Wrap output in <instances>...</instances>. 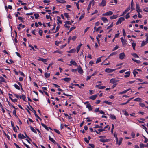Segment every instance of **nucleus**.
<instances>
[{"label":"nucleus","mask_w":148,"mask_h":148,"mask_svg":"<svg viewBox=\"0 0 148 148\" xmlns=\"http://www.w3.org/2000/svg\"><path fill=\"white\" fill-rule=\"evenodd\" d=\"M49 139L54 144L56 143V142L55 140L53 138H51L50 136H49Z\"/></svg>","instance_id":"2eb2a0df"},{"label":"nucleus","mask_w":148,"mask_h":148,"mask_svg":"<svg viewBox=\"0 0 148 148\" xmlns=\"http://www.w3.org/2000/svg\"><path fill=\"white\" fill-rule=\"evenodd\" d=\"M13 114L14 115L16 116H17V115L16 114V111L15 110H14L13 112Z\"/></svg>","instance_id":"3c124183"},{"label":"nucleus","mask_w":148,"mask_h":148,"mask_svg":"<svg viewBox=\"0 0 148 148\" xmlns=\"http://www.w3.org/2000/svg\"><path fill=\"white\" fill-rule=\"evenodd\" d=\"M99 141L101 142H102L103 143L107 141V139H101L99 140Z\"/></svg>","instance_id":"de8ad7c7"},{"label":"nucleus","mask_w":148,"mask_h":148,"mask_svg":"<svg viewBox=\"0 0 148 148\" xmlns=\"http://www.w3.org/2000/svg\"><path fill=\"white\" fill-rule=\"evenodd\" d=\"M64 15L67 18H69V16L68 15V14L67 13H65L64 14Z\"/></svg>","instance_id":"09e8293b"},{"label":"nucleus","mask_w":148,"mask_h":148,"mask_svg":"<svg viewBox=\"0 0 148 148\" xmlns=\"http://www.w3.org/2000/svg\"><path fill=\"white\" fill-rule=\"evenodd\" d=\"M77 38V36H74L72 38V40L73 41H74Z\"/></svg>","instance_id":"4d7b16f0"},{"label":"nucleus","mask_w":148,"mask_h":148,"mask_svg":"<svg viewBox=\"0 0 148 148\" xmlns=\"http://www.w3.org/2000/svg\"><path fill=\"white\" fill-rule=\"evenodd\" d=\"M34 16H35V18L36 19H37L39 16L38 14H34Z\"/></svg>","instance_id":"8fccbe9b"},{"label":"nucleus","mask_w":148,"mask_h":148,"mask_svg":"<svg viewBox=\"0 0 148 148\" xmlns=\"http://www.w3.org/2000/svg\"><path fill=\"white\" fill-rule=\"evenodd\" d=\"M41 125L44 127L47 130L49 131L48 128L45 124L43 123L41 124Z\"/></svg>","instance_id":"393cba45"},{"label":"nucleus","mask_w":148,"mask_h":148,"mask_svg":"<svg viewBox=\"0 0 148 148\" xmlns=\"http://www.w3.org/2000/svg\"><path fill=\"white\" fill-rule=\"evenodd\" d=\"M53 63H50V64H49L48 67H47V70H49V67L51 66H52L53 64Z\"/></svg>","instance_id":"6e6d98bb"},{"label":"nucleus","mask_w":148,"mask_h":148,"mask_svg":"<svg viewBox=\"0 0 148 148\" xmlns=\"http://www.w3.org/2000/svg\"><path fill=\"white\" fill-rule=\"evenodd\" d=\"M103 102L109 105H111L112 103V102H108L107 101H104Z\"/></svg>","instance_id":"2f4dec72"},{"label":"nucleus","mask_w":148,"mask_h":148,"mask_svg":"<svg viewBox=\"0 0 148 148\" xmlns=\"http://www.w3.org/2000/svg\"><path fill=\"white\" fill-rule=\"evenodd\" d=\"M132 56L135 57H136L138 58L139 57L138 55L135 53H134L132 54Z\"/></svg>","instance_id":"864d4df0"},{"label":"nucleus","mask_w":148,"mask_h":148,"mask_svg":"<svg viewBox=\"0 0 148 148\" xmlns=\"http://www.w3.org/2000/svg\"><path fill=\"white\" fill-rule=\"evenodd\" d=\"M57 17L58 18L57 21H58V22H57L58 24H59V23L62 24V22L60 20V18L59 16H58Z\"/></svg>","instance_id":"6ab92c4d"},{"label":"nucleus","mask_w":148,"mask_h":148,"mask_svg":"<svg viewBox=\"0 0 148 148\" xmlns=\"http://www.w3.org/2000/svg\"><path fill=\"white\" fill-rule=\"evenodd\" d=\"M118 47H119L118 46H117V45L116 46V47L113 48V49L112 50V51H114L115 50H116L118 48Z\"/></svg>","instance_id":"e2e57ef3"},{"label":"nucleus","mask_w":148,"mask_h":148,"mask_svg":"<svg viewBox=\"0 0 148 148\" xmlns=\"http://www.w3.org/2000/svg\"><path fill=\"white\" fill-rule=\"evenodd\" d=\"M110 117L112 119H116V117L114 115L110 114Z\"/></svg>","instance_id":"cd10ccee"},{"label":"nucleus","mask_w":148,"mask_h":148,"mask_svg":"<svg viewBox=\"0 0 148 148\" xmlns=\"http://www.w3.org/2000/svg\"><path fill=\"white\" fill-rule=\"evenodd\" d=\"M22 98L25 101H26L25 99H26V97L24 95H22Z\"/></svg>","instance_id":"49530a36"},{"label":"nucleus","mask_w":148,"mask_h":148,"mask_svg":"<svg viewBox=\"0 0 148 148\" xmlns=\"http://www.w3.org/2000/svg\"><path fill=\"white\" fill-rule=\"evenodd\" d=\"M136 10L138 13L140 12V9L139 8V5L138 3H136Z\"/></svg>","instance_id":"0eeeda50"},{"label":"nucleus","mask_w":148,"mask_h":148,"mask_svg":"<svg viewBox=\"0 0 148 148\" xmlns=\"http://www.w3.org/2000/svg\"><path fill=\"white\" fill-rule=\"evenodd\" d=\"M97 95H92L90 97V98L92 99V100H94L95 99L96 97H97Z\"/></svg>","instance_id":"ddd939ff"},{"label":"nucleus","mask_w":148,"mask_h":148,"mask_svg":"<svg viewBox=\"0 0 148 148\" xmlns=\"http://www.w3.org/2000/svg\"><path fill=\"white\" fill-rule=\"evenodd\" d=\"M125 20L124 18L123 17H120L119 19L117 22H116V25H118L119 24H120L121 22Z\"/></svg>","instance_id":"f257e3e1"},{"label":"nucleus","mask_w":148,"mask_h":148,"mask_svg":"<svg viewBox=\"0 0 148 148\" xmlns=\"http://www.w3.org/2000/svg\"><path fill=\"white\" fill-rule=\"evenodd\" d=\"M14 86L15 87L16 89H17L18 90H20V87L17 85L16 84H15L14 85Z\"/></svg>","instance_id":"a18cd8bd"},{"label":"nucleus","mask_w":148,"mask_h":148,"mask_svg":"<svg viewBox=\"0 0 148 148\" xmlns=\"http://www.w3.org/2000/svg\"><path fill=\"white\" fill-rule=\"evenodd\" d=\"M132 59L133 61L137 63H140V61L139 60H137L133 58Z\"/></svg>","instance_id":"a19ab883"},{"label":"nucleus","mask_w":148,"mask_h":148,"mask_svg":"<svg viewBox=\"0 0 148 148\" xmlns=\"http://www.w3.org/2000/svg\"><path fill=\"white\" fill-rule=\"evenodd\" d=\"M94 128H102V127L101 126H99L98 125H95V126Z\"/></svg>","instance_id":"4c0bfd02"},{"label":"nucleus","mask_w":148,"mask_h":148,"mask_svg":"<svg viewBox=\"0 0 148 148\" xmlns=\"http://www.w3.org/2000/svg\"><path fill=\"white\" fill-rule=\"evenodd\" d=\"M82 44H80L77 47V52L78 53L79 51L80 48L82 45Z\"/></svg>","instance_id":"a878e982"},{"label":"nucleus","mask_w":148,"mask_h":148,"mask_svg":"<svg viewBox=\"0 0 148 148\" xmlns=\"http://www.w3.org/2000/svg\"><path fill=\"white\" fill-rule=\"evenodd\" d=\"M30 127L31 130L32 132H33L34 133H37L36 131L35 130L33 127H32L31 126H30Z\"/></svg>","instance_id":"f704fd0d"},{"label":"nucleus","mask_w":148,"mask_h":148,"mask_svg":"<svg viewBox=\"0 0 148 148\" xmlns=\"http://www.w3.org/2000/svg\"><path fill=\"white\" fill-rule=\"evenodd\" d=\"M130 9V7H129L127 8L125 10V11L122 14V16H123Z\"/></svg>","instance_id":"1a4fd4ad"},{"label":"nucleus","mask_w":148,"mask_h":148,"mask_svg":"<svg viewBox=\"0 0 148 148\" xmlns=\"http://www.w3.org/2000/svg\"><path fill=\"white\" fill-rule=\"evenodd\" d=\"M86 107L89 110L91 111L92 109V108L90 104H87L86 105Z\"/></svg>","instance_id":"9b49d317"},{"label":"nucleus","mask_w":148,"mask_h":148,"mask_svg":"<svg viewBox=\"0 0 148 148\" xmlns=\"http://www.w3.org/2000/svg\"><path fill=\"white\" fill-rule=\"evenodd\" d=\"M76 49H71V50H70L69 51H67V52L69 53H75V52Z\"/></svg>","instance_id":"412c9836"},{"label":"nucleus","mask_w":148,"mask_h":148,"mask_svg":"<svg viewBox=\"0 0 148 148\" xmlns=\"http://www.w3.org/2000/svg\"><path fill=\"white\" fill-rule=\"evenodd\" d=\"M84 16V14H82L81 16L79 18V21L81 20L82 19Z\"/></svg>","instance_id":"58836bf2"},{"label":"nucleus","mask_w":148,"mask_h":148,"mask_svg":"<svg viewBox=\"0 0 148 148\" xmlns=\"http://www.w3.org/2000/svg\"><path fill=\"white\" fill-rule=\"evenodd\" d=\"M130 12H129L127 13V14H126V15L125 16V18L126 19H127L128 18H130Z\"/></svg>","instance_id":"79ce46f5"},{"label":"nucleus","mask_w":148,"mask_h":148,"mask_svg":"<svg viewBox=\"0 0 148 148\" xmlns=\"http://www.w3.org/2000/svg\"><path fill=\"white\" fill-rule=\"evenodd\" d=\"M133 0H132L131 3V11H133V10H134V8L133 7Z\"/></svg>","instance_id":"aec40b11"},{"label":"nucleus","mask_w":148,"mask_h":148,"mask_svg":"<svg viewBox=\"0 0 148 148\" xmlns=\"http://www.w3.org/2000/svg\"><path fill=\"white\" fill-rule=\"evenodd\" d=\"M59 28L60 26L59 25H58L56 28V31L54 32V33H56V32H57L59 30Z\"/></svg>","instance_id":"0e129e2a"},{"label":"nucleus","mask_w":148,"mask_h":148,"mask_svg":"<svg viewBox=\"0 0 148 148\" xmlns=\"http://www.w3.org/2000/svg\"><path fill=\"white\" fill-rule=\"evenodd\" d=\"M145 139V140L144 141V143H146L148 141V139L146 137H145L144 136H143Z\"/></svg>","instance_id":"052dcab7"},{"label":"nucleus","mask_w":148,"mask_h":148,"mask_svg":"<svg viewBox=\"0 0 148 148\" xmlns=\"http://www.w3.org/2000/svg\"><path fill=\"white\" fill-rule=\"evenodd\" d=\"M146 41L147 42H148V33H147L146 34Z\"/></svg>","instance_id":"338daca9"},{"label":"nucleus","mask_w":148,"mask_h":148,"mask_svg":"<svg viewBox=\"0 0 148 148\" xmlns=\"http://www.w3.org/2000/svg\"><path fill=\"white\" fill-rule=\"evenodd\" d=\"M123 36H126V34L125 30L124 29H123Z\"/></svg>","instance_id":"680f3d73"},{"label":"nucleus","mask_w":148,"mask_h":148,"mask_svg":"<svg viewBox=\"0 0 148 148\" xmlns=\"http://www.w3.org/2000/svg\"><path fill=\"white\" fill-rule=\"evenodd\" d=\"M106 5V1L102 0L101 2L100 3L99 5L103 7Z\"/></svg>","instance_id":"423d86ee"},{"label":"nucleus","mask_w":148,"mask_h":148,"mask_svg":"<svg viewBox=\"0 0 148 148\" xmlns=\"http://www.w3.org/2000/svg\"><path fill=\"white\" fill-rule=\"evenodd\" d=\"M0 78L1 80V82H5V80L4 79V78L3 77L1 76L0 77Z\"/></svg>","instance_id":"37998d69"},{"label":"nucleus","mask_w":148,"mask_h":148,"mask_svg":"<svg viewBox=\"0 0 148 148\" xmlns=\"http://www.w3.org/2000/svg\"><path fill=\"white\" fill-rule=\"evenodd\" d=\"M113 23H112L110 25V26H108L107 28V29H108L113 27Z\"/></svg>","instance_id":"c03bdc74"},{"label":"nucleus","mask_w":148,"mask_h":148,"mask_svg":"<svg viewBox=\"0 0 148 148\" xmlns=\"http://www.w3.org/2000/svg\"><path fill=\"white\" fill-rule=\"evenodd\" d=\"M23 143L26 147L27 148H30V147L28 145L25 144L24 142H23Z\"/></svg>","instance_id":"bf43d9fd"},{"label":"nucleus","mask_w":148,"mask_h":148,"mask_svg":"<svg viewBox=\"0 0 148 148\" xmlns=\"http://www.w3.org/2000/svg\"><path fill=\"white\" fill-rule=\"evenodd\" d=\"M31 108L32 110H30V109H29L31 111H33V112H34V114L35 116H37L38 115H37V114L36 113V111L34 110V109L32 106H31Z\"/></svg>","instance_id":"5701e85b"},{"label":"nucleus","mask_w":148,"mask_h":148,"mask_svg":"<svg viewBox=\"0 0 148 148\" xmlns=\"http://www.w3.org/2000/svg\"><path fill=\"white\" fill-rule=\"evenodd\" d=\"M71 79L69 78H65L62 79V80L66 82H69L70 80Z\"/></svg>","instance_id":"b1692460"},{"label":"nucleus","mask_w":148,"mask_h":148,"mask_svg":"<svg viewBox=\"0 0 148 148\" xmlns=\"http://www.w3.org/2000/svg\"><path fill=\"white\" fill-rule=\"evenodd\" d=\"M139 105L140 106L142 107H143L145 106V104L144 103L141 102L139 104Z\"/></svg>","instance_id":"13d9d810"},{"label":"nucleus","mask_w":148,"mask_h":148,"mask_svg":"<svg viewBox=\"0 0 148 148\" xmlns=\"http://www.w3.org/2000/svg\"><path fill=\"white\" fill-rule=\"evenodd\" d=\"M43 31L42 30H40L39 31V34L41 36H42V34Z\"/></svg>","instance_id":"603ef678"},{"label":"nucleus","mask_w":148,"mask_h":148,"mask_svg":"<svg viewBox=\"0 0 148 148\" xmlns=\"http://www.w3.org/2000/svg\"><path fill=\"white\" fill-rule=\"evenodd\" d=\"M77 71L79 73L81 74H82L83 73V71L80 65L77 68Z\"/></svg>","instance_id":"7ed1b4c3"},{"label":"nucleus","mask_w":148,"mask_h":148,"mask_svg":"<svg viewBox=\"0 0 148 148\" xmlns=\"http://www.w3.org/2000/svg\"><path fill=\"white\" fill-rule=\"evenodd\" d=\"M38 61H42L46 64H47V63L46 62L47 61V60L46 59H44L40 57H39L38 59Z\"/></svg>","instance_id":"20e7f679"},{"label":"nucleus","mask_w":148,"mask_h":148,"mask_svg":"<svg viewBox=\"0 0 148 148\" xmlns=\"http://www.w3.org/2000/svg\"><path fill=\"white\" fill-rule=\"evenodd\" d=\"M118 16L117 15H113L112 16L110 17V18L111 19H116L118 17Z\"/></svg>","instance_id":"bb28decb"},{"label":"nucleus","mask_w":148,"mask_h":148,"mask_svg":"<svg viewBox=\"0 0 148 148\" xmlns=\"http://www.w3.org/2000/svg\"><path fill=\"white\" fill-rule=\"evenodd\" d=\"M125 73L126 75H124V77L125 78H127L130 76V71L127 72H125Z\"/></svg>","instance_id":"9d476101"},{"label":"nucleus","mask_w":148,"mask_h":148,"mask_svg":"<svg viewBox=\"0 0 148 148\" xmlns=\"http://www.w3.org/2000/svg\"><path fill=\"white\" fill-rule=\"evenodd\" d=\"M101 58L100 57L99 58L97 59L96 61V63L97 64V63H98L100 62H101Z\"/></svg>","instance_id":"e433bc0d"},{"label":"nucleus","mask_w":148,"mask_h":148,"mask_svg":"<svg viewBox=\"0 0 148 148\" xmlns=\"http://www.w3.org/2000/svg\"><path fill=\"white\" fill-rule=\"evenodd\" d=\"M9 98L11 99V100L12 101V102L14 103L16 102L17 101V100L16 99H13L11 97H9Z\"/></svg>","instance_id":"c85d7f7f"},{"label":"nucleus","mask_w":148,"mask_h":148,"mask_svg":"<svg viewBox=\"0 0 148 148\" xmlns=\"http://www.w3.org/2000/svg\"><path fill=\"white\" fill-rule=\"evenodd\" d=\"M70 63L71 64H73L74 65L78 66L77 63L74 61L71 60L70 61Z\"/></svg>","instance_id":"f3484780"},{"label":"nucleus","mask_w":148,"mask_h":148,"mask_svg":"<svg viewBox=\"0 0 148 148\" xmlns=\"http://www.w3.org/2000/svg\"><path fill=\"white\" fill-rule=\"evenodd\" d=\"M121 40L123 45H125L126 44V41L124 40L123 38H121Z\"/></svg>","instance_id":"4be33fe9"},{"label":"nucleus","mask_w":148,"mask_h":148,"mask_svg":"<svg viewBox=\"0 0 148 148\" xmlns=\"http://www.w3.org/2000/svg\"><path fill=\"white\" fill-rule=\"evenodd\" d=\"M45 76L46 78H48L50 76V74L46 73L45 74Z\"/></svg>","instance_id":"c756f323"},{"label":"nucleus","mask_w":148,"mask_h":148,"mask_svg":"<svg viewBox=\"0 0 148 148\" xmlns=\"http://www.w3.org/2000/svg\"><path fill=\"white\" fill-rule=\"evenodd\" d=\"M84 141L87 143H88L89 142V140L87 139V138H85L84 139Z\"/></svg>","instance_id":"774afa93"},{"label":"nucleus","mask_w":148,"mask_h":148,"mask_svg":"<svg viewBox=\"0 0 148 148\" xmlns=\"http://www.w3.org/2000/svg\"><path fill=\"white\" fill-rule=\"evenodd\" d=\"M118 82L117 80L115 79V78H112L110 79V82L114 84Z\"/></svg>","instance_id":"f8f14e48"},{"label":"nucleus","mask_w":148,"mask_h":148,"mask_svg":"<svg viewBox=\"0 0 148 148\" xmlns=\"http://www.w3.org/2000/svg\"><path fill=\"white\" fill-rule=\"evenodd\" d=\"M57 2L65 3H66V1L64 0H56Z\"/></svg>","instance_id":"dca6fc26"},{"label":"nucleus","mask_w":148,"mask_h":148,"mask_svg":"<svg viewBox=\"0 0 148 148\" xmlns=\"http://www.w3.org/2000/svg\"><path fill=\"white\" fill-rule=\"evenodd\" d=\"M74 3H75V4H76V6H77L78 9H79V4L78 3H76V2H75Z\"/></svg>","instance_id":"5fc2aeb1"},{"label":"nucleus","mask_w":148,"mask_h":148,"mask_svg":"<svg viewBox=\"0 0 148 148\" xmlns=\"http://www.w3.org/2000/svg\"><path fill=\"white\" fill-rule=\"evenodd\" d=\"M101 19L105 23H106L108 21V20L106 18L104 17H102L101 18Z\"/></svg>","instance_id":"4468645a"},{"label":"nucleus","mask_w":148,"mask_h":148,"mask_svg":"<svg viewBox=\"0 0 148 148\" xmlns=\"http://www.w3.org/2000/svg\"><path fill=\"white\" fill-rule=\"evenodd\" d=\"M141 99L139 98H137L134 99V101H141Z\"/></svg>","instance_id":"7c9ffc66"},{"label":"nucleus","mask_w":148,"mask_h":148,"mask_svg":"<svg viewBox=\"0 0 148 148\" xmlns=\"http://www.w3.org/2000/svg\"><path fill=\"white\" fill-rule=\"evenodd\" d=\"M3 132L4 134H5V136H7V138H8V139L9 140H10V138L9 136L8 135L6 134L5 132H4V131H3Z\"/></svg>","instance_id":"ea45409f"},{"label":"nucleus","mask_w":148,"mask_h":148,"mask_svg":"<svg viewBox=\"0 0 148 148\" xmlns=\"http://www.w3.org/2000/svg\"><path fill=\"white\" fill-rule=\"evenodd\" d=\"M125 57V54L123 52L120 54L119 55V58L121 60L123 59Z\"/></svg>","instance_id":"39448f33"},{"label":"nucleus","mask_w":148,"mask_h":148,"mask_svg":"<svg viewBox=\"0 0 148 148\" xmlns=\"http://www.w3.org/2000/svg\"><path fill=\"white\" fill-rule=\"evenodd\" d=\"M140 148H144V147H147V145H144L143 144H141L140 145Z\"/></svg>","instance_id":"473e14b6"},{"label":"nucleus","mask_w":148,"mask_h":148,"mask_svg":"<svg viewBox=\"0 0 148 148\" xmlns=\"http://www.w3.org/2000/svg\"><path fill=\"white\" fill-rule=\"evenodd\" d=\"M136 44L135 43L133 42L132 43V46L133 48V49L134 50L135 49V46Z\"/></svg>","instance_id":"72a5a7b5"},{"label":"nucleus","mask_w":148,"mask_h":148,"mask_svg":"<svg viewBox=\"0 0 148 148\" xmlns=\"http://www.w3.org/2000/svg\"><path fill=\"white\" fill-rule=\"evenodd\" d=\"M18 137L19 138L21 139L24 138H25V136H24V135L23 134H18Z\"/></svg>","instance_id":"a211bd4d"},{"label":"nucleus","mask_w":148,"mask_h":148,"mask_svg":"<svg viewBox=\"0 0 148 148\" xmlns=\"http://www.w3.org/2000/svg\"><path fill=\"white\" fill-rule=\"evenodd\" d=\"M113 13L111 11H109L108 12H107L106 13H104L102 14L103 16H110L112 15L113 14Z\"/></svg>","instance_id":"f03ea898"},{"label":"nucleus","mask_w":148,"mask_h":148,"mask_svg":"<svg viewBox=\"0 0 148 148\" xmlns=\"http://www.w3.org/2000/svg\"><path fill=\"white\" fill-rule=\"evenodd\" d=\"M115 70L110 68H107L105 70V71L107 73H111L114 71Z\"/></svg>","instance_id":"6e6552de"},{"label":"nucleus","mask_w":148,"mask_h":148,"mask_svg":"<svg viewBox=\"0 0 148 148\" xmlns=\"http://www.w3.org/2000/svg\"><path fill=\"white\" fill-rule=\"evenodd\" d=\"M65 23L66 24H70L71 25V23L69 21H66Z\"/></svg>","instance_id":"69168bd1"},{"label":"nucleus","mask_w":148,"mask_h":148,"mask_svg":"<svg viewBox=\"0 0 148 148\" xmlns=\"http://www.w3.org/2000/svg\"><path fill=\"white\" fill-rule=\"evenodd\" d=\"M148 42H147L146 41H143L142 42V44H141V46L142 47H143V46H144L146 44H147V43H148Z\"/></svg>","instance_id":"c9c22d12"}]
</instances>
